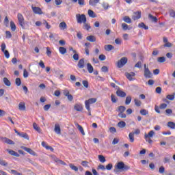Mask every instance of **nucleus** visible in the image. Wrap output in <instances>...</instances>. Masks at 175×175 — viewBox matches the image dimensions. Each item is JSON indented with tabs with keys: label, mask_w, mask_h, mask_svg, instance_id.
I'll return each instance as SVG.
<instances>
[{
	"label": "nucleus",
	"mask_w": 175,
	"mask_h": 175,
	"mask_svg": "<svg viewBox=\"0 0 175 175\" xmlns=\"http://www.w3.org/2000/svg\"><path fill=\"white\" fill-rule=\"evenodd\" d=\"M76 19L78 24H85V23H87V17L85 16V14H77Z\"/></svg>",
	"instance_id": "nucleus-1"
},
{
	"label": "nucleus",
	"mask_w": 175,
	"mask_h": 175,
	"mask_svg": "<svg viewBox=\"0 0 175 175\" xmlns=\"http://www.w3.org/2000/svg\"><path fill=\"white\" fill-rule=\"evenodd\" d=\"M96 103V98H89L88 100H86L85 101V106L87 111H90V105H94V103Z\"/></svg>",
	"instance_id": "nucleus-2"
},
{
	"label": "nucleus",
	"mask_w": 175,
	"mask_h": 175,
	"mask_svg": "<svg viewBox=\"0 0 175 175\" xmlns=\"http://www.w3.org/2000/svg\"><path fill=\"white\" fill-rule=\"evenodd\" d=\"M116 169H118L119 170L126 171V170H129L131 169V167L129 166L125 165L124 163V162L120 161L117 163Z\"/></svg>",
	"instance_id": "nucleus-3"
},
{
	"label": "nucleus",
	"mask_w": 175,
	"mask_h": 175,
	"mask_svg": "<svg viewBox=\"0 0 175 175\" xmlns=\"http://www.w3.org/2000/svg\"><path fill=\"white\" fill-rule=\"evenodd\" d=\"M135 135H140V129H137L135 132H132L129 134L130 143H133L135 142Z\"/></svg>",
	"instance_id": "nucleus-4"
},
{
	"label": "nucleus",
	"mask_w": 175,
	"mask_h": 175,
	"mask_svg": "<svg viewBox=\"0 0 175 175\" xmlns=\"http://www.w3.org/2000/svg\"><path fill=\"white\" fill-rule=\"evenodd\" d=\"M144 73L146 79H151V77H152V73H151V71H150V69L147 67V64L144 65Z\"/></svg>",
	"instance_id": "nucleus-5"
},
{
	"label": "nucleus",
	"mask_w": 175,
	"mask_h": 175,
	"mask_svg": "<svg viewBox=\"0 0 175 175\" xmlns=\"http://www.w3.org/2000/svg\"><path fill=\"white\" fill-rule=\"evenodd\" d=\"M18 21L21 27H22L23 29L25 28V22L24 21V16L21 13H18L17 15Z\"/></svg>",
	"instance_id": "nucleus-6"
},
{
	"label": "nucleus",
	"mask_w": 175,
	"mask_h": 175,
	"mask_svg": "<svg viewBox=\"0 0 175 175\" xmlns=\"http://www.w3.org/2000/svg\"><path fill=\"white\" fill-rule=\"evenodd\" d=\"M1 51L4 53L5 58H7V59L10 58V54L9 53V51L8 50H5L6 44H5V42H3L1 44Z\"/></svg>",
	"instance_id": "nucleus-7"
},
{
	"label": "nucleus",
	"mask_w": 175,
	"mask_h": 175,
	"mask_svg": "<svg viewBox=\"0 0 175 175\" xmlns=\"http://www.w3.org/2000/svg\"><path fill=\"white\" fill-rule=\"evenodd\" d=\"M167 107V104L162 103V104L160 105V107H158V105H155L154 106V111H156V113H158V114H161V110L159 109H165Z\"/></svg>",
	"instance_id": "nucleus-8"
},
{
	"label": "nucleus",
	"mask_w": 175,
	"mask_h": 175,
	"mask_svg": "<svg viewBox=\"0 0 175 175\" xmlns=\"http://www.w3.org/2000/svg\"><path fill=\"white\" fill-rule=\"evenodd\" d=\"M126 62H128V58L125 57H122L120 60L118 61L117 63L118 68H122V66H124L126 64Z\"/></svg>",
	"instance_id": "nucleus-9"
},
{
	"label": "nucleus",
	"mask_w": 175,
	"mask_h": 175,
	"mask_svg": "<svg viewBox=\"0 0 175 175\" xmlns=\"http://www.w3.org/2000/svg\"><path fill=\"white\" fill-rule=\"evenodd\" d=\"M15 133L17 134L18 136H20V137H23V139H26L27 140H29V137L28 136V134L27 133H20L17 131V130H14Z\"/></svg>",
	"instance_id": "nucleus-10"
},
{
	"label": "nucleus",
	"mask_w": 175,
	"mask_h": 175,
	"mask_svg": "<svg viewBox=\"0 0 175 175\" xmlns=\"http://www.w3.org/2000/svg\"><path fill=\"white\" fill-rule=\"evenodd\" d=\"M63 94L64 95V96H66L67 98L68 99V100L70 102H72V100H73V96L72 94H70V92H69V90H66L63 92Z\"/></svg>",
	"instance_id": "nucleus-11"
},
{
	"label": "nucleus",
	"mask_w": 175,
	"mask_h": 175,
	"mask_svg": "<svg viewBox=\"0 0 175 175\" xmlns=\"http://www.w3.org/2000/svg\"><path fill=\"white\" fill-rule=\"evenodd\" d=\"M125 76L128 79V80H129L130 81H132V80H133V77H135V76H136V74L133 72H126Z\"/></svg>",
	"instance_id": "nucleus-12"
},
{
	"label": "nucleus",
	"mask_w": 175,
	"mask_h": 175,
	"mask_svg": "<svg viewBox=\"0 0 175 175\" xmlns=\"http://www.w3.org/2000/svg\"><path fill=\"white\" fill-rule=\"evenodd\" d=\"M31 9L35 14H43V11L39 7H31Z\"/></svg>",
	"instance_id": "nucleus-13"
},
{
	"label": "nucleus",
	"mask_w": 175,
	"mask_h": 175,
	"mask_svg": "<svg viewBox=\"0 0 175 175\" xmlns=\"http://www.w3.org/2000/svg\"><path fill=\"white\" fill-rule=\"evenodd\" d=\"M74 109L76 111H83V104L77 103L74 105Z\"/></svg>",
	"instance_id": "nucleus-14"
},
{
	"label": "nucleus",
	"mask_w": 175,
	"mask_h": 175,
	"mask_svg": "<svg viewBox=\"0 0 175 175\" xmlns=\"http://www.w3.org/2000/svg\"><path fill=\"white\" fill-rule=\"evenodd\" d=\"M140 17H142V12H134V15L132 16V18L134 20V21H136V20H139Z\"/></svg>",
	"instance_id": "nucleus-15"
},
{
	"label": "nucleus",
	"mask_w": 175,
	"mask_h": 175,
	"mask_svg": "<svg viewBox=\"0 0 175 175\" xmlns=\"http://www.w3.org/2000/svg\"><path fill=\"white\" fill-rule=\"evenodd\" d=\"M23 149L27 152H28L29 154H30L31 155H33V156L36 155V153L35 152V151L32 150V149L23 146Z\"/></svg>",
	"instance_id": "nucleus-16"
},
{
	"label": "nucleus",
	"mask_w": 175,
	"mask_h": 175,
	"mask_svg": "<svg viewBox=\"0 0 175 175\" xmlns=\"http://www.w3.org/2000/svg\"><path fill=\"white\" fill-rule=\"evenodd\" d=\"M116 95L120 98H125L126 96V93L122 90H118L116 91Z\"/></svg>",
	"instance_id": "nucleus-17"
},
{
	"label": "nucleus",
	"mask_w": 175,
	"mask_h": 175,
	"mask_svg": "<svg viewBox=\"0 0 175 175\" xmlns=\"http://www.w3.org/2000/svg\"><path fill=\"white\" fill-rule=\"evenodd\" d=\"M85 64V62H84V58H82L78 62L77 66L79 68V69H83L84 68Z\"/></svg>",
	"instance_id": "nucleus-18"
},
{
	"label": "nucleus",
	"mask_w": 175,
	"mask_h": 175,
	"mask_svg": "<svg viewBox=\"0 0 175 175\" xmlns=\"http://www.w3.org/2000/svg\"><path fill=\"white\" fill-rule=\"evenodd\" d=\"M154 135H155V132H154V131H150L148 134L145 133L144 135V139L145 140H147V139H150V137H152V136H154Z\"/></svg>",
	"instance_id": "nucleus-19"
},
{
	"label": "nucleus",
	"mask_w": 175,
	"mask_h": 175,
	"mask_svg": "<svg viewBox=\"0 0 175 175\" xmlns=\"http://www.w3.org/2000/svg\"><path fill=\"white\" fill-rule=\"evenodd\" d=\"M6 151L10 154L12 155V157H16L18 158L20 157V154L17 153L16 151L10 150V149H7Z\"/></svg>",
	"instance_id": "nucleus-20"
},
{
	"label": "nucleus",
	"mask_w": 175,
	"mask_h": 175,
	"mask_svg": "<svg viewBox=\"0 0 175 175\" xmlns=\"http://www.w3.org/2000/svg\"><path fill=\"white\" fill-rule=\"evenodd\" d=\"M59 28L61 29V31H65L68 28V25H66V23L62 22L59 25Z\"/></svg>",
	"instance_id": "nucleus-21"
},
{
	"label": "nucleus",
	"mask_w": 175,
	"mask_h": 175,
	"mask_svg": "<svg viewBox=\"0 0 175 175\" xmlns=\"http://www.w3.org/2000/svg\"><path fill=\"white\" fill-rule=\"evenodd\" d=\"M85 53L86 54V55H90V46H91V43L90 42H86L85 43Z\"/></svg>",
	"instance_id": "nucleus-22"
},
{
	"label": "nucleus",
	"mask_w": 175,
	"mask_h": 175,
	"mask_svg": "<svg viewBox=\"0 0 175 175\" xmlns=\"http://www.w3.org/2000/svg\"><path fill=\"white\" fill-rule=\"evenodd\" d=\"M18 109L21 111H25V103L24 102H21L19 104H18Z\"/></svg>",
	"instance_id": "nucleus-23"
},
{
	"label": "nucleus",
	"mask_w": 175,
	"mask_h": 175,
	"mask_svg": "<svg viewBox=\"0 0 175 175\" xmlns=\"http://www.w3.org/2000/svg\"><path fill=\"white\" fill-rule=\"evenodd\" d=\"M42 147H44V148H46V150H50V151H54V148L50 146H47V144H46V142H42L41 143Z\"/></svg>",
	"instance_id": "nucleus-24"
},
{
	"label": "nucleus",
	"mask_w": 175,
	"mask_h": 175,
	"mask_svg": "<svg viewBox=\"0 0 175 175\" xmlns=\"http://www.w3.org/2000/svg\"><path fill=\"white\" fill-rule=\"evenodd\" d=\"M88 14L89 17H92V18H95V17H96V14L94 11H92V10H88Z\"/></svg>",
	"instance_id": "nucleus-25"
},
{
	"label": "nucleus",
	"mask_w": 175,
	"mask_h": 175,
	"mask_svg": "<svg viewBox=\"0 0 175 175\" xmlns=\"http://www.w3.org/2000/svg\"><path fill=\"white\" fill-rule=\"evenodd\" d=\"M76 126L77 128V129H79V131L81 132V135H83V136H84L85 135V133H84V129H83V126H81V125L77 124Z\"/></svg>",
	"instance_id": "nucleus-26"
},
{
	"label": "nucleus",
	"mask_w": 175,
	"mask_h": 175,
	"mask_svg": "<svg viewBox=\"0 0 175 175\" xmlns=\"http://www.w3.org/2000/svg\"><path fill=\"white\" fill-rule=\"evenodd\" d=\"M55 132L57 135H61V127L59 126V124L55 125Z\"/></svg>",
	"instance_id": "nucleus-27"
},
{
	"label": "nucleus",
	"mask_w": 175,
	"mask_h": 175,
	"mask_svg": "<svg viewBox=\"0 0 175 175\" xmlns=\"http://www.w3.org/2000/svg\"><path fill=\"white\" fill-rule=\"evenodd\" d=\"M148 18L149 20H151L152 23H157L158 21V18L152 16L151 14H148Z\"/></svg>",
	"instance_id": "nucleus-28"
},
{
	"label": "nucleus",
	"mask_w": 175,
	"mask_h": 175,
	"mask_svg": "<svg viewBox=\"0 0 175 175\" xmlns=\"http://www.w3.org/2000/svg\"><path fill=\"white\" fill-rule=\"evenodd\" d=\"M87 68H88V72L89 73H92L94 72V67L92 66V65H91L90 63H88Z\"/></svg>",
	"instance_id": "nucleus-29"
},
{
	"label": "nucleus",
	"mask_w": 175,
	"mask_h": 175,
	"mask_svg": "<svg viewBox=\"0 0 175 175\" xmlns=\"http://www.w3.org/2000/svg\"><path fill=\"white\" fill-rule=\"evenodd\" d=\"M86 39L89 42H92V43H94V42H96V38H95V36H89L86 38Z\"/></svg>",
	"instance_id": "nucleus-30"
},
{
	"label": "nucleus",
	"mask_w": 175,
	"mask_h": 175,
	"mask_svg": "<svg viewBox=\"0 0 175 175\" xmlns=\"http://www.w3.org/2000/svg\"><path fill=\"white\" fill-rule=\"evenodd\" d=\"M105 50H106V51H111V50H114V46L111 44L105 45Z\"/></svg>",
	"instance_id": "nucleus-31"
},
{
	"label": "nucleus",
	"mask_w": 175,
	"mask_h": 175,
	"mask_svg": "<svg viewBox=\"0 0 175 175\" xmlns=\"http://www.w3.org/2000/svg\"><path fill=\"white\" fill-rule=\"evenodd\" d=\"M59 52L60 53V54H62V55L66 54V48L64 47V46H60L59 48Z\"/></svg>",
	"instance_id": "nucleus-32"
},
{
	"label": "nucleus",
	"mask_w": 175,
	"mask_h": 175,
	"mask_svg": "<svg viewBox=\"0 0 175 175\" xmlns=\"http://www.w3.org/2000/svg\"><path fill=\"white\" fill-rule=\"evenodd\" d=\"M167 126L170 128V129H175V123L174 122H168L167 124Z\"/></svg>",
	"instance_id": "nucleus-33"
},
{
	"label": "nucleus",
	"mask_w": 175,
	"mask_h": 175,
	"mask_svg": "<svg viewBox=\"0 0 175 175\" xmlns=\"http://www.w3.org/2000/svg\"><path fill=\"white\" fill-rule=\"evenodd\" d=\"M118 126L119 128H125V126H126V123L124 121H120L118 123Z\"/></svg>",
	"instance_id": "nucleus-34"
},
{
	"label": "nucleus",
	"mask_w": 175,
	"mask_h": 175,
	"mask_svg": "<svg viewBox=\"0 0 175 175\" xmlns=\"http://www.w3.org/2000/svg\"><path fill=\"white\" fill-rule=\"evenodd\" d=\"M3 139L5 140V143H6L7 144H10V145L14 144V142H13L12 139H8L7 137H4Z\"/></svg>",
	"instance_id": "nucleus-35"
},
{
	"label": "nucleus",
	"mask_w": 175,
	"mask_h": 175,
	"mask_svg": "<svg viewBox=\"0 0 175 175\" xmlns=\"http://www.w3.org/2000/svg\"><path fill=\"white\" fill-rule=\"evenodd\" d=\"M100 0H90L89 4L91 5V6H95L96 3H99V1Z\"/></svg>",
	"instance_id": "nucleus-36"
},
{
	"label": "nucleus",
	"mask_w": 175,
	"mask_h": 175,
	"mask_svg": "<svg viewBox=\"0 0 175 175\" xmlns=\"http://www.w3.org/2000/svg\"><path fill=\"white\" fill-rule=\"evenodd\" d=\"M123 21H124V23H127V24H131L132 23V19H131L129 16H124L123 18Z\"/></svg>",
	"instance_id": "nucleus-37"
},
{
	"label": "nucleus",
	"mask_w": 175,
	"mask_h": 175,
	"mask_svg": "<svg viewBox=\"0 0 175 175\" xmlns=\"http://www.w3.org/2000/svg\"><path fill=\"white\" fill-rule=\"evenodd\" d=\"M3 83H4V84H5L7 85V87H10V85L12 84L10 83V81H9V79H8V78H6V77L3 78Z\"/></svg>",
	"instance_id": "nucleus-38"
},
{
	"label": "nucleus",
	"mask_w": 175,
	"mask_h": 175,
	"mask_svg": "<svg viewBox=\"0 0 175 175\" xmlns=\"http://www.w3.org/2000/svg\"><path fill=\"white\" fill-rule=\"evenodd\" d=\"M42 24H43V25H45V27H46V28L47 29H50V28H51V25H50L49 24V23L47 22L46 20H43V21H42Z\"/></svg>",
	"instance_id": "nucleus-39"
},
{
	"label": "nucleus",
	"mask_w": 175,
	"mask_h": 175,
	"mask_svg": "<svg viewBox=\"0 0 175 175\" xmlns=\"http://www.w3.org/2000/svg\"><path fill=\"white\" fill-rule=\"evenodd\" d=\"M69 166L72 170H74V172H79V167H77L75 165L70 163Z\"/></svg>",
	"instance_id": "nucleus-40"
},
{
	"label": "nucleus",
	"mask_w": 175,
	"mask_h": 175,
	"mask_svg": "<svg viewBox=\"0 0 175 175\" xmlns=\"http://www.w3.org/2000/svg\"><path fill=\"white\" fill-rule=\"evenodd\" d=\"M157 61L158 62H159L160 64H163V62H165L166 61V57H159L157 58Z\"/></svg>",
	"instance_id": "nucleus-41"
},
{
	"label": "nucleus",
	"mask_w": 175,
	"mask_h": 175,
	"mask_svg": "<svg viewBox=\"0 0 175 175\" xmlns=\"http://www.w3.org/2000/svg\"><path fill=\"white\" fill-rule=\"evenodd\" d=\"M10 27H11V30L14 32V31H16V24L14 23V22H13V21H10Z\"/></svg>",
	"instance_id": "nucleus-42"
},
{
	"label": "nucleus",
	"mask_w": 175,
	"mask_h": 175,
	"mask_svg": "<svg viewBox=\"0 0 175 175\" xmlns=\"http://www.w3.org/2000/svg\"><path fill=\"white\" fill-rule=\"evenodd\" d=\"M174 97H175V93H173V94H168L167 95L166 98L169 100H174Z\"/></svg>",
	"instance_id": "nucleus-43"
},
{
	"label": "nucleus",
	"mask_w": 175,
	"mask_h": 175,
	"mask_svg": "<svg viewBox=\"0 0 175 175\" xmlns=\"http://www.w3.org/2000/svg\"><path fill=\"white\" fill-rule=\"evenodd\" d=\"M139 28H143L144 29H148V26L146 25L144 23H141L138 25Z\"/></svg>",
	"instance_id": "nucleus-44"
},
{
	"label": "nucleus",
	"mask_w": 175,
	"mask_h": 175,
	"mask_svg": "<svg viewBox=\"0 0 175 175\" xmlns=\"http://www.w3.org/2000/svg\"><path fill=\"white\" fill-rule=\"evenodd\" d=\"M134 103L135 106H137V107H140V106H142V101H140V100H137V99H134Z\"/></svg>",
	"instance_id": "nucleus-45"
},
{
	"label": "nucleus",
	"mask_w": 175,
	"mask_h": 175,
	"mask_svg": "<svg viewBox=\"0 0 175 175\" xmlns=\"http://www.w3.org/2000/svg\"><path fill=\"white\" fill-rule=\"evenodd\" d=\"M132 102V97L129 96L126 98L125 105H129Z\"/></svg>",
	"instance_id": "nucleus-46"
},
{
	"label": "nucleus",
	"mask_w": 175,
	"mask_h": 175,
	"mask_svg": "<svg viewBox=\"0 0 175 175\" xmlns=\"http://www.w3.org/2000/svg\"><path fill=\"white\" fill-rule=\"evenodd\" d=\"M125 110H126V108L124 106H119L118 108V111H119L120 113H124Z\"/></svg>",
	"instance_id": "nucleus-47"
},
{
	"label": "nucleus",
	"mask_w": 175,
	"mask_h": 175,
	"mask_svg": "<svg viewBox=\"0 0 175 175\" xmlns=\"http://www.w3.org/2000/svg\"><path fill=\"white\" fill-rule=\"evenodd\" d=\"M33 127L37 132L40 133V127L36 123H33Z\"/></svg>",
	"instance_id": "nucleus-48"
},
{
	"label": "nucleus",
	"mask_w": 175,
	"mask_h": 175,
	"mask_svg": "<svg viewBox=\"0 0 175 175\" xmlns=\"http://www.w3.org/2000/svg\"><path fill=\"white\" fill-rule=\"evenodd\" d=\"M83 28L86 29V31H90V29H91V25L87 23H83Z\"/></svg>",
	"instance_id": "nucleus-49"
},
{
	"label": "nucleus",
	"mask_w": 175,
	"mask_h": 175,
	"mask_svg": "<svg viewBox=\"0 0 175 175\" xmlns=\"http://www.w3.org/2000/svg\"><path fill=\"white\" fill-rule=\"evenodd\" d=\"M98 159L102 163H105V162H106V158H105L103 155H98Z\"/></svg>",
	"instance_id": "nucleus-50"
},
{
	"label": "nucleus",
	"mask_w": 175,
	"mask_h": 175,
	"mask_svg": "<svg viewBox=\"0 0 175 175\" xmlns=\"http://www.w3.org/2000/svg\"><path fill=\"white\" fill-rule=\"evenodd\" d=\"M15 83L17 87H20L21 85V79L20 78H16L15 79Z\"/></svg>",
	"instance_id": "nucleus-51"
},
{
	"label": "nucleus",
	"mask_w": 175,
	"mask_h": 175,
	"mask_svg": "<svg viewBox=\"0 0 175 175\" xmlns=\"http://www.w3.org/2000/svg\"><path fill=\"white\" fill-rule=\"evenodd\" d=\"M140 114H142V116H147V114H148V111L146 109H141Z\"/></svg>",
	"instance_id": "nucleus-52"
},
{
	"label": "nucleus",
	"mask_w": 175,
	"mask_h": 175,
	"mask_svg": "<svg viewBox=\"0 0 175 175\" xmlns=\"http://www.w3.org/2000/svg\"><path fill=\"white\" fill-rule=\"evenodd\" d=\"M101 70L102 72H103L104 73H107V72H109V68L106 66H103L101 68Z\"/></svg>",
	"instance_id": "nucleus-53"
},
{
	"label": "nucleus",
	"mask_w": 175,
	"mask_h": 175,
	"mask_svg": "<svg viewBox=\"0 0 175 175\" xmlns=\"http://www.w3.org/2000/svg\"><path fill=\"white\" fill-rule=\"evenodd\" d=\"M111 100L113 103H117V98L113 94L111 95Z\"/></svg>",
	"instance_id": "nucleus-54"
},
{
	"label": "nucleus",
	"mask_w": 175,
	"mask_h": 175,
	"mask_svg": "<svg viewBox=\"0 0 175 175\" xmlns=\"http://www.w3.org/2000/svg\"><path fill=\"white\" fill-rule=\"evenodd\" d=\"M5 38L7 39H10V38H12V33H10V31H5Z\"/></svg>",
	"instance_id": "nucleus-55"
},
{
	"label": "nucleus",
	"mask_w": 175,
	"mask_h": 175,
	"mask_svg": "<svg viewBox=\"0 0 175 175\" xmlns=\"http://www.w3.org/2000/svg\"><path fill=\"white\" fill-rule=\"evenodd\" d=\"M4 25H5V27H9V18H8V16L5 17Z\"/></svg>",
	"instance_id": "nucleus-56"
},
{
	"label": "nucleus",
	"mask_w": 175,
	"mask_h": 175,
	"mask_svg": "<svg viewBox=\"0 0 175 175\" xmlns=\"http://www.w3.org/2000/svg\"><path fill=\"white\" fill-rule=\"evenodd\" d=\"M118 116L120 118H126V114L124 113V112H120Z\"/></svg>",
	"instance_id": "nucleus-57"
},
{
	"label": "nucleus",
	"mask_w": 175,
	"mask_h": 175,
	"mask_svg": "<svg viewBox=\"0 0 175 175\" xmlns=\"http://www.w3.org/2000/svg\"><path fill=\"white\" fill-rule=\"evenodd\" d=\"M0 165H1V166H8V163L6 161L0 159Z\"/></svg>",
	"instance_id": "nucleus-58"
},
{
	"label": "nucleus",
	"mask_w": 175,
	"mask_h": 175,
	"mask_svg": "<svg viewBox=\"0 0 175 175\" xmlns=\"http://www.w3.org/2000/svg\"><path fill=\"white\" fill-rule=\"evenodd\" d=\"M82 84L85 88H88V81L87 80H83L82 81Z\"/></svg>",
	"instance_id": "nucleus-59"
},
{
	"label": "nucleus",
	"mask_w": 175,
	"mask_h": 175,
	"mask_svg": "<svg viewBox=\"0 0 175 175\" xmlns=\"http://www.w3.org/2000/svg\"><path fill=\"white\" fill-rule=\"evenodd\" d=\"M122 29H124V31H126V29H129V26L126 23H122Z\"/></svg>",
	"instance_id": "nucleus-60"
},
{
	"label": "nucleus",
	"mask_w": 175,
	"mask_h": 175,
	"mask_svg": "<svg viewBox=\"0 0 175 175\" xmlns=\"http://www.w3.org/2000/svg\"><path fill=\"white\" fill-rule=\"evenodd\" d=\"M98 59H100V61H105V59H106V55L103 54L100 55L98 57Z\"/></svg>",
	"instance_id": "nucleus-61"
},
{
	"label": "nucleus",
	"mask_w": 175,
	"mask_h": 175,
	"mask_svg": "<svg viewBox=\"0 0 175 175\" xmlns=\"http://www.w3.org/2000/svg\"><path fill=\"white\" fill-rule=\"evenodd\" d=\"M10 173H12V174H14V175H21V173H19L18 172L14 170H12L10 171Z\"/></svg>",
	"instance_id": "nucleus-62"
},
{
	"label": "nucleus",
	"mask_w": 175,
	"mask_h": 175,
	"mask_svg": "<svg viewBox=\"0 0 175 175\" xmlns=\"http://www.w3.org/2000/svg\"><path fill=\"white\" fill-rule=\"evenodd\" d=\"M107 170H111L113 169V164L109 163L108 165H106Z\"/></svg>",
	"instance_id": "nucleus-63"
},
{
	"label": "nucleus",
	"mask_w": 175,
	"mask_h": 175,
	"mask_svg": "<svg viewBox=\"0 0 175 175\" xmlns=\"http://www.w3.org/2000/svg\"><path fill=\"white\" fill-rule=\"evenodd\" d=\"M72 58L75 61H79V56L77 53L73 55Z\"/></svg>",
	"instance_id": "nucleus-64"
}]
</instances>
